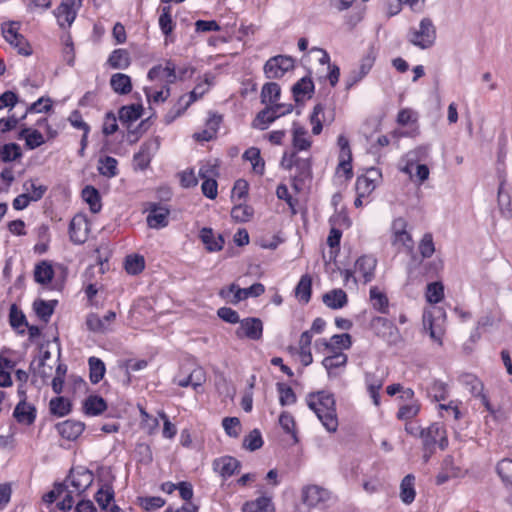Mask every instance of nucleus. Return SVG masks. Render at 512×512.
Here are the masks:
<instances>
[{"label":"nucleus","mask_w":512,"mask_h":512,"mask_svg":"<svg viewBox=\"0 0 512 512\" xmlns=\"http://www.w3.org/2000/svg\"><path fill=\"white\" fill-rule=\"evenodd\" d=\"M306 402L327 431L335 432L337 430L336 401L332 393L326 391L311 392L307 395Z\"/></svg>","instance_id":"1"},{"label":"nucleus","mask_w":512,"mask_h":512,"mask_svg":"<svg viewBox=\"0 0 512 512\" xmlns=\"http://www.w3.org/2000/svg\"><path fill=\"white\" fill-rule=\"evenodd\" d=\"M280 165L285 170L295 169L292 187L296 191H300L304 182L312 177L311 159L299 157L296 151L284 152Z\"/></svg>","instance_id":"2"},{"label":"nucleus","mask_w":512,"mask_h":512,"mask_svg":"<svg viewBox=\"0 0 512 512\" xmlns=\"http://www.w3.org/2000/svg\"><path fill=\"white\" fill-rule=\"evenodd\" d=\"M408 41L420 49L432 47L436 40V28L429 18L420 21L418 29H410L407 35Z\"/></svg>","instance_id":"3"},{"label":"nucleus","mask_w":512,"mask_h":512,"mask_svg":"<svg viewBox=\"0 0 512 512\" xmlns=\"http://www.w3.org/2000/svg\"><path fill=\"white\" fill-rule=\"evenodd\" d=\"M295 61L291 56L277 55L269 58L263 71L268 79H279L285 75L286 72L293 70Z\"/></svg>","instance_id":"4"},{"label":"nucleus","mask_w":512,"mask_h":512,"mask_svg":"<svg viewBox=\"0 0 512 512\" xmlns=\"http://www.w3.org/2000/svg\"><path fill=\"white\" fill-rule=\"evenodd\" d=\"M375 59V51L373 48H370L367 54L361 59L359 68L350 71L349 75L346 77V90H350L370 72L374 65Z\"/></svg>","instance_id":"5"},{"label":"nucleus","mask_w":512,"mask_h":512,"mask_svg":"<svg viewBox=\"0 0 512 512\" xmlns=\"http://www.w3.org/2000/svg\"><path fill=\"white\" fill-rule=\"evenodd\" d=\"M370 328L378 337L389 343L396 342L399 337L397 326L385 317L376 316L370 321Z\"/></svg>","instance_id":"6"},{"label":"nucleus","mask_w":512,"mask_h":512,"mask_svg":"<svg viewBox=\"0 0 512 512\" xmlns=\"http://www.w3.org/2000/svg\"><path fill=\"white\" fill-rule=\"evenodd\" d=\"M235 334L239 339L260 340L263 335V323L259 318L247 317L240 321Z\"/></svg>","instance_id":"7"},{"label":"nucleus","mask_w":512,"mask_h":512,"mask_svg":"<svg viewBox=\"0 0 512 512\" xmlns=\"http://www.w3.org/2000/svg\"><path fill=\"white\" fill-rule=\"evenodd\" d=\"M147 211L146 221L150 228L158 230L168 226L170 210L167 207L159 203H150Z\"/></svg>","instance_id":"8"},{"label":"nucleus","mask_w":512,"mask_h":512,"mask_svg":"<svg viewBox=\"0 0 512 512\" xmlns=\"http://www.w3.org/2000/svg\"><path fill=\"white\" fill-rule=\"evenodd\" d=\"M207 85H208L207 80H205L204 83L197 84L195 86V88L188 95H186L188 99L186 100L185 105H182L181 107L176 108L175 111H173L174 112L173 114L167 113L165 115V122L167 124H170L177 117L182 115L190 107L191 104H193L195 101L200 99L208 91Z\"/></svg>","instance_id":"9"},{"label":"nucleus","mask_w":512,"mask_h":512,"mask_svg":"<svg viewBox=\"0 0 512 512\" xmlns=\"http://www.w3.org/2000/svg\"><path fill=\"white\" fill-rule=\"evenodd\" d=\"M116 319V313L108 311L103 318L96 313H90L86 317L87 329L94 333H106L111 323Z\"/></svg>","instance_id":"10"},{"label":"nucleus","mask_w":512,"mask_h":512,"mask_svg":"<svg viewBox=\"0 0 512 512\" xmlns=\"http://www.w3.org/2000/svg\"><path fill=\"white\" fill-rule=\"evenodd\" d=\"M162 76L166 78V84L168 85L177 81L176 64L172 60H166L164 66L160 64L153 66L147 73V78L150 81L159 79Z\"/></svg>","instance_id":"11"},{"label":"nucleus","mask_w":512,"mask_h":512,"mask_svg":"<svg viewBox=\"0 0 512 512\" xmlns=\"http://www.w3.org/2000/svg\"><path fill=\"white\" fill-rule=\"evenodd\" d=\"M213 470L223 479H227L235 474L240 468V462L232 456H222L213 461Z\"/></svg>","instance_id":"12"},{"label":"nucleus","mask_w":512,"mask_h":512,"mask_svg":"<svg viewBox=\"0 0 512 512\" xmlns=\"http://www.w3.org/2000/svg\"><path fill=\"white\" fill-rule=\"evenodd\" d=\"M36 408L35 406L28 404L25 401V397L19 401L13 411V417L19 424L32 425L36 419Z\"/></svg>","instance_id":"13"},{"label":"nucleus","mask_w":512,"mask_h":512,"mask_svg":"<svg viewBox=\"0 0 512 512\" xmlns=\"http://www.w3.org/2000/svg\"><path fill=\"white\" fill-rule=\"evenodd\" d=\"M58 433L69 441L76 440L84 431L85 424L76 420H66L56 425Z\"/></svg>","instance_id":"14"},{"label":"nucleus","mask_w":512,"mask_h":512,"mask_svg":"<svg viewBox=\"0 0 512 512\" xmlns=\"http://www.w3.org/2000/svg\"><path fill=\"white\" fill-rule=\"evenodd\" d=\"M314 83L310 76H304L299 79L291 88L295 102L299 103L305 98L310 99L314 93Z\"/></svg>","instance_id":"15"},{"label":"nucleus","mask_w":512,"mask_h":512,"mask_svg":"<svg viewBox=\"0 0 512 512\" xmlns=\"http://www.w3.org/2000/svg\"><path fill=\"white\" fill-rule=\"evenodd\" d=\"M229 292L234 293V299L231 301L236 304L249 297H258L265 292V287L261 283H255L248 288H240L235 284L229 286Z\"/></svg>","instance_id":"16"},{"label":"nucleus","mask_w":512,"mask_h":512,"mask_svg":"<svg viewBox=\"0 0 512 512\" xmlns=\"http://www.w3.org/2000/svg\"><path fill=\"white\" fill-rule=\"evenodd\" d=\"M376 265V258L370 255H363L357 259L355 267L356 270L362 274L364 283L372 281Z\"/></svg>","instance_id":"17"},{"label":"nucleus","mask_w":512,"mask_h":512,"mask_svg":"<svg viewBox=\"0 0 512 512\" xmlns=\"http://www.w3.org/2000/svg\"><path fill=\"white\" fill-rule=\"evenodd\" d=\"M327 497V491L317 485L307 486L302 490V501L309 507H314Z\"/></svg>","instance_id":"18"},{"label":"nucleus","mask_w":512,"mask_h":512,"mask_svg":"<svg viewBox=\"0 0 512 512\" xmlns=\"http://www.w3.org/2000/svg\"><path fill=\"white\" fill-rule=\"evenodd\" d=\"M323 303L330 309H341L348 303V297L342 289H333L322 296Z\"/></svg>","instance_id":"19"},{"label":"nucleus","mask_w":512,"mask_h":512,"mask_svg":"<svg viewBox=\"0 0 512 512\" xmlns=\"http://www.w3.org/2000/svg\"><path fill=\"white\" fill-rule=\"evenodd\" d=\"M200 239L206 246V249L210 252L220 251L224 245V239L222 235L215 236L213 230L208 227H204L200 231Z\"/></svg>","instance_id":"20"},{"label":"nucleus","mask_w":512,"mask_h":512,"mask_svg":"<svg viewBox=\"0 0 512 512\" xmlns=\"http://www.w3.org/2000/svg\"><path fill=\"white\" fill-rule=\"evenodd\" d=\"M75 0H63L56 11V17L60 26L66 23L70 26L76 18V12L73 9Z\"/></svg>","instance_id":"21"},{"label":"nucleus","mask_w":512,"mask_h":512,"mask_svg":"<svg viewBox=\"0 0 512 512\" xmlns=\"http://www.w3.org/2000/svg\"><path fill=\"white\" fill-rule=\"evenodd\" d=\"M441 426L439 423H433L429 427L420 431V437L422 439L423 450L435 449L437 445V439L441 434Z\"/></svg>","instance_id":"22"},{"label":"nucleus","mask_w":512,"mask_h":512,"mask_svg":"<svg viewBox=\"0 0 512 512\" xmlns=\"http://www.w3.org/2000/svg\"><path fill=\"white\" fill-rule=\"evenodd\" d=\"M332 354L326 356L322 365L327 370L328 376H336L337 374L334 372L335 369L345 367L348 361V357L343 352H331Z\"/></svg>","instance_id":"23"},{"label":"nucleus","mask_w":512,"mask_h":512,"mask_svg":"<svg viewBox=\"0 0 512 512\" xmlns=\"http://www.w3.org/2000/svg\"><path fill=\"white\" fill-rule=\"evenodd\" d=\"M112 90L119 95H127L132 91L131 77L123 73H115L110 78Z\"/></svg>","instance_id":"24"},{"label":"nucleus","mask_w":512,"mask_h":512,"mask_svg":"<svg viewBox=\"0 0 512 512\" xmlns=\"http://www.w3.org/2000/svg\"><path fill=\"white\" fill-rule=\"evenodd\" d=\"M152 159L151 144L143 143L140 149L133 156V166L135 170H145L149 167Z\"/></svg>","instance_id":"25"},{"label":"nucleus","mask_w":512,"mask_h":512,"mask_svg":"<svg viewBox=\"0 0 512 512\" xmlns=\"http://www.w3.org/2000/svg\"><path fill=\"white\" fill-rule=\"evenodd\" d=\"M414 485V475L408 474L402 479L400 484V499L404 504L409 505L415 500L416 491Z\"/></svg>","instance_id":"26"},{"label":"nucleus","mask_w":512,"mask_h":512,"mask_svg":"<svg viewBox=\"0 0 512 512\" xmlns=\"http://www.w3.org/2000/svg\"><path fill=\"white\" fill-rule=\"evenodd\" d=\"M142 113L143 106L141 104L122 106L119 110V120L122 124L131 125L142 116Z\"/></svg>","instance_id":"27"},{"label":"nucleus","mask_w":512,"mask_h":512,"mask_svg":"<svg viewBox=\"0 0 512 512\" xmlns=\"http://www.w3.org/2000/svg\"><path fill=\"white\" fill-rule=\"evenodd\" d=\"M83 408L85 414L89 416H97L107 409V403L102 397L98 395H91L84 401Z\"/></svg>","instance_id":"28"},{"label":"nucleus","mask_w":512,"mask_h":512,"mask_svg":"<svg viewBox=\"0 0 512 512\" xmlns=\"http://www.w3.org/2000/svg\"><path fill=\"white\" fill-rule=\"evenodd\" d=\"M323 345L329 352H336L335 348L349 349L352 345V337L348 333L335 334L329 341L323 340Z\"/></svg>","instance_id":"29"},{"label":"nucleus","mask_w":512,"mask_h":512,"mask_svg":"<svg viewBox=\"0 0 512 512\" xmlns=\"http://www.w3.org/2000/svg\"><path fill=\"white\" fill-rule=\"evenodd\" d=\"M311 292L312 278L310 275L304 274L295 287V295L300 301L307 304L311 299Z\"/></svg>","instance_id":"30"},{"label":"nucleus","mask_w":512,"mask_h":512,"mask_svg":"<svg viewBox=\"0 0 512 512\" xmlns=\"http://www.w3.org/2000/svg\"><path fill=\"white\" fill-rule=\"evenodd\" d=\"M82 198L89 205L92 213H98L101 210V197L99 191L95 187L87 185L82 190Z\"/></svg>","instance_id":"31"},{"label":"nucleus","mask_w":512,"mask_h":512,"mask_svg":"<svg viewBox=\"0 0 512 512\" xmlns=\"http://www.w3.org/2000/svg\"><path fill=\"white\" fill-rule=\"evenodd\" d=\"M423 327L424 330L429 333L432 340L442 345V336L444 334L443 329L440 326L434 324V318L431 312H424L423 314Z\"/></svg>","instance_id":"32"},{"label":"nucleus","mask_w":512,"mask_h":512,"mask_svg":"<svg viewBox=\"0 0 512 512\" xmlns=\"http://www.w3.org/2000/svg\"><path fill=\"white\" fill-rule=\"evenodd\" d=\"M243 159L251 163L252 169L256 174L263 175L265 170V162L260 155V150L256 147L248 148L244 154Z\"/></svg>","instance_id":"33"},{"label":"nucleus","mask_w":512,"mask_h":512,"mask_svg":"<svg viewBox=\"0 0 512 512\" xmlns=\"http://www.w3.org/2000/svg\"><path fill=\"white\" fill-rule=\"evenodd\" d=\"M293 126V151L298 153V151L308 150L312 143L305 137L307 130L296 123H294Z\"/></svg>","instance_id":"34"},{"label":"nucleus","mask_w":512,"mask_h":512,"mask_svg":"<svg viewBox=\"0 0 512 512\" xmlns=\"http://www.w3.org/2000/svg\"><path fill=\"white\" fill-rule=\"evenodd\" d=\"M205 373L201 368L194 369L187 377L179 379L177 384L180 387L192 386L195 391H198L205 382Z\"/></svg>","instance_id":"35"},{"label":"nucleus","mask_w":512,"mask_h":512,"mask_svg":"<svg viewBox=\"0 0 512 512\" xmlns=\"http://www.w3.org/2000/svg\"><path fill=\"white\" fill-rule=\"evenodd\" d=\"M107 62L113 69H126L131 63L129 53L125 49L114 50Z\"/></svg>","instance_id":"36"},{"label":"nucleus","mask_w":512,"mask_h":512,"mask_svg":"<svg viewBox=\"0 0 512 512\" xmlns=\"http://www.w3.org/2000/svg\"><path fill=\"white\" fill-rule=\"evenodd\" d=\"M281 88L276 82L265 83L261 90V102L263 104H273L280 98Z\"/></svg>","instance_id":"37"},{"label":"nucleus","mask_w":512,"mask_h":512,"mask_svg":"<svg viewBox=\"0 0 512 512\" xmlns=\"http://www.w3.org/2000/svg\"><path fill=\"white\" fill-rule=\"evenodd\" d=\"M54 276V271L50 263L41 261L35 266L34 279L37 283L45 285L51 282Z\"/></svg>","instance_id":"38"},{"label":"nucleus","mask_w":512,"mask_h":512,"mask_svg":"<svg viewBox=\"0 0 512 512\" xmlns=\"http://www.w3.org/2000/svg\"><path fill=\"white\" fill-rule=\"evenodd\" d=\"M370 300L374 309L382 314L388 312L389 300L385 293L381 292L378 287L374 286L370 289Z\"/></svg>","instance_id":"39"},{"label":"nucleus","mask_w":512,"mask_h":512,"mask_svg":"<svg viewBox=\"0 0 512 512\" xmlns=\"http://www.w3.org/2000/svg\"><path fill=\"white\" fill-rule=\"evenodd\" d=\"M272 500L268 496H260L257 499L243 505V512H269L272 509Z\"/></svg>","instance_id":"40"},{"label":"nucleus","mask_w":512,"mask_h":512,"mask_svg":"<svg viewBox=\"0 0 512 512\" xmlns=\"http://www.w3.org/2000/svg\"><path fill=\"white\" fill-rule=\"evenodd\" d=\"M89 364V378L91 383H99L105 374L106 368L104 362L97 357H90L88 360Z\"/></svg>","instance_id":"41"},{"label":"nucleus","mask_w":512,"mask_h":512,"mask_svg":"<svg viewBox=\"0 0 512 512\" xmlns=\"http://www.w3.org/2000/svg\"><path fill=\"white\" fill-rule=\"evenodd\" d=\"M82 226H86L85 220L80 216L72 218L69 224L70 240L76 244H82L86 240L85 233H80Z\"/></svg>","instance_id":"42"},{"label":"nucleus","mask_w":512,"mask_h":512,"mask_svg":"<svg viewBox=\"0 0 512 512\" xmlns=\"http://www.w3.org/2000/svg\"><path fill=\"white\" fill-rule=\"evenodd\" d=\"M274 111L270 106L259 111L252 122V127L260 130L267 129L268 125L276 120Z\"/></svg>","instance_id":"43"},{"label":"nucleus","mask_w":512,"mask_h":512,"mask_svg":"<svg viewBox=\"0 0 512 512\" xmlns=\"http://www.w3.org/2000/svg\"><path fill=\"white\" fill-rule=\"evenodd\" d=\"M56 301H45L42 299L35 300L33 303V308L35 310L36 315L45 323L50 320L54 312V306Z\"/></svg>","instance_id":"44"},{"label":"nucleus","mask_w":512,"mask_h":512,"mask_svg":"<svg viewBox=\"0 0 512 512\" xmlns=\"http://www.w3.org/2000/svg\"><path fill=\"white\" fill-rule=\"evenodd\" d=\"M355 188L357 195L366 197L376 188V178L361 175L357 177Z\"/></svg>","instance_id":"45"},{"label":"nucleus","mask_w":512,"mask_h":512,"mask_svg":"<svg viewBox=\"0 0 512 512\" xmlns=\"http://www.w3.org/2000/svg\"><path fill=\"white\" fill-rule=\"evenodd\" d=\"M49 407L51 414L58 417H64L71 411V403L61 396L51 399Z\"/></svg>","instance_id":"46"},{"label":"nucleus","mask_w":512,"mask_h":512,"mask_svg":"<svg viewBox=\"0 0 512 512\" xmlns=\"http://www.w3.org/2000/svg\"><path fill=\"white\" fill-rule=\"evenodd\" d=\"M22 157L21 147L17 143L4 144L0 149V159L8 163Z\"/></svg>","instance_id":"47"},{"label":"nucleus","mask_w":512,"mask_h":512,"mask_svg":"<svg viewBox=\"0 0 512 512\" xmlns=\"http://www.w3.org/2000/svg\"><path fill=\"white\" fill-rule=\"evenodd\" d=\"M117 160L111 156H104L99 159L98 171L101 175L111 178L117 175Z\"/></svg>","instance_id":"48"},{"label":"nucleus","mask_w":512,"mask_h":512,"mask_svg":"<svg viewBox=\"0 0 512 512\" xmlns=\"http://www.w3.org/2000/svg\"><path fill=\"white\" fill-rule=\"evenodd\" d=\"M276 387L279 393V403L281 406H287L296 403V394L290 386L279 382L276 384Z\"/></svg>","instance_id":"49"},{"label":"nucleus","mask_w":512,"mask_h":512,"mask_svg":"<svg viewBox=\"0 0 512 512\" xmlns=\"http://www.w3.org/2000/svg\"><path fill=\"white\" fill-rule=\"evenodd\" d=\"M145 268L144 258L140 255H128L125 259V270L130 275H137Z\"/></svg>","instance_id":"50"},{"label":"nucleus","mask_w":512,"mask_h":512,"mask_svg":"<svg viewBox=\"0 0 512 512\" xmlns=\"http://www.w3.org/2000/svg\"><path fill=\"white\" fill-rule=\"evenodd\" d=\"M444 297V287L441 282H432L427 285L426 300L431 304L440 302Z\"/></svg>","instance_id":"51"},{"label":"nucleus","mask_w":512,"mask_h":512,"mask_svg":"<svg viewBox=\"0 0 512 512\" xmlns=\"http://www.w3.org/2000/svg\"><path fill=\"white\" fill-rule=\"evenodd\" d=\"M428 395L436 402L445 400L448 395L447 385L440 380H434L428 388Z\"/></svg>","instance_id":"52"},{"label":"nucleus","mask_w":512,"mask_h":512,"mask_svg":"<svg viewBox=\"0 0 512 512\" xmlns=\"http://www.w3.org/2000/svg\"><path fill=\"white\" fill-rule=\"evenodd\" d=\"M497 473L506 486H512V459H502L496 467Z\"/></svg>","instance_id":"53"},{"label":"nucleus","mask_w":512,"mask_h":512,"mask_svg":"<svg viewBox=\"0 0 512 512\" xmlns=\"http://www.w3.org/2000/svg\"><path fill=\"white\" fill-rule=\"evenodd\" d=\"M159 26L165 36H168L172 33L174 29V22L172 20L170 6H165L162 8V12L159 17Z\"/></svg>","instance_id":"54"},{"label":"nucleus","mask_w":512,"mask_h":512,"mask_svg":"<svg viewBox=\"0 0 512 512\" xmlns=\"http://www.w3.org/2000/svg\"><path fill=\"white\" fill-rule=\"evenodd\" d=\"M23 188L26 191V193H30V197L33 200V202L42 199V197L47 191V186L37 185L36 181L33 179L25 181L23 184Z\"/></svg>","instance_id":"55"},{"label":"nucleus","mask_w":512,"mask_h":512,"mask_svg":"<svg viewBox=\"0 0 512 512\" xmlns=\"http://www.w3.org/2000/svg\"><path fill=\"white\" fill-rule=\"evenodd\" d=\"M253 216V208L248 205H235L231 210V217L236 222H247Z\"/></svg>","instance_id":"56"},{"label":"nucleus","mask_w":512,"mask_h":512,"mask_svg":"<svg viewBox=\"0 0 512 512\" xmlns=\"http://www.w3.org/2000/svg\"><path fill=\"white\" fill-rule=\"evenodd\" d=\"M263 439L258 429L252 430L243 441V446L249 451H255L262 447Z\"/></svg>","instance_id":"57"},{"label":"nucleus","mask_w":512,"mask_h":512,"mask_svg":"<svg viewBox=\"0 0 512 512\" xmlns=\"http://www.w3.org/2000/svg\"><path fill=\"white\" fill-rule=\"evenodd\" d=\"M144 93L149 102H165L170 96V86L166 84L161 90L155 92H153L151 88L145 87Z\"/></svg>","instance_id":"58"},{"label":"nucleus","mask_w":512,"mask_h":512,"mask_svg":"<svg viewBox=\"0 0 512 512\" xmlns=\"http://www.w3.org/2000/svg\"><path fill=\"white\" fill-rule=\"evenodd\" d=\"M462 382L467 386L470 392L476 397L483 392V383L473 374H465L462 376Z\"/></svg>","instance_id":"59"},{"label":"nucleus","mask_w":512,"mask_h":512,"mask_svg":"<svg viewBox=\"0 0 512 512\" xmlns=\"http://www.w3.org/2000/svg\"><path fill=\"white\" fill-rule=\"evenodd\" d=\"M279 424L285 433L291 434L293 438L297 441L295 431V420L294 417L289 412L284 411L280 414Z\"/></svg>","instance_id":"60"},{"label":"nucleus","mask_w":512,"mask_h":512,"mask_svg":"<svg viewBox=\"0 0 512 512\" xmlns=\"http://www.w3.org/2000/svg\"><path fill=\"white\" fill-rule=\"evenodd\" d=\"M324 107L321 103L316 104L313 108V112L310 115V123L312 124V133L314 135H319L322 132L323 125L322 121L319 118V115L323 113Z\"/></svg>","instance_id":"61"},{"label":"nucleus","mask_w":512,"mask_h":512,"mask_svg":"<svg viewBox=\"0 0 512 512\" xmlns=\"http://www.w3.org/2000/svg\"><path fill=\"white\" fill-rule=\"evenodd\" d=\"M222 426L230 437L237 438L240 434V420L237 417H225Z\"/></svg>","instance_id":"62"},{"label":"nucleus","mask_w":512,"mask_h":512,"mask_svg":"<svg viewBox=\"0 0 512 512\" xmlns=\"http://www.w3.org/2000/svg\"><path fill=\"white\" fill-rule=\"evenodd\" d=\"M114 499V491L111 487L101 488L95 494V500L102 509H106Z\"/></svg>","instance_id":"63"},{"label":"nucleus","mask_w":512,"mask_h":512,"mask_svg":"<svg viewBox=\"0 0 512 512\" xmlns=\"http://www.w3.org/2000/svg\"><path fill=\"white\" fill-rule=\"evenodd\" d=\"M140 506L147 510H156L165 505V500L159 496L141 497L139 498Z\"/></svg>","instance_id":"64"}]
</instances>
